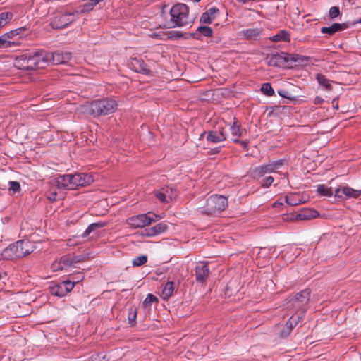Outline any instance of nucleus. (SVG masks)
<instances>
[{"instance_id":"obj_1","label":"nucleus","mask_w":361,"mask_h":361,"mask_svg":"<svg viewBox=\"0 0 361 361\" xmlns=\"http://www.w3.org/2000/svg\"><path fill=\"white\" fill-rule=\"evenodd\" d=\"M310 297V290L305 289L293 296L288 302V309L296 310V313L290 317L286 322L284 329L281 332L282 337L288 336L293 328L302 319L305 313L304 307L307 304Z\"/></svg>"},{"instance_id":"obj_2","label":"nucleus","mask_w":361,"mask_h":361,"mask_svg":"<svg viewBox=\"0 0 361 361\" xmlns=\"http://www.w3.org/2000/svg\"><path fill=\"white\" fill-rule=\"evenodd\" d=\"M164 21L162 26L165 28L180 27L191 25L193 18L189 15V8L185 4H176L173 5L169 13L162 12Z\"/></svg>"},{"instance_id":"obj_3","label":"nucleus","mask_w":361,"mask_h":361,"mask_svg":"<svg viewBox=\"0 0 361 361\" xmlns=\"http://www.w3.org/2000/svg\"><path fill=\"white\" fill-rule=\"evenodd\" d=\"M94 181L92 175L83 173L75 174H64L54 179V183L59 188L74 190L80 186H85Z\"/></svg>"},{"instance_id":"obj_4","label":"nucleus","mask_w":361,"mask_h":361,"mask_svg":"<svg viewBox=\"0 0 361 361\" xmlns=\"http://www.w3.org/2000/svg\"><path fill=\"white\" fill-rule=\"evenodd\" d=\"M117 102L113 98L97 99L83 106V111L94 117L107 116L116 111Z\"/></svg>"},{"instance_id":"obj_5","label":"nucleus","mask_w":361,"mask_h":361,"mask_svg":"<svg viewBox=\"0 0 361 361\" xmlns=\"http://www.w3.org/2000/svg\"><path fill=\"white\" fill-rule=\"evenodd\" d=\"M306 59L298 54H288L284 52L267 54L266 61L269 66L276 67L292 66L293 64H301Z\"/></svg>"},{"instance_id":"obj_6","label":"nucleus","mask_w":361,"mask_h":361,"mask_svg":"<svg viewBox=\"0 0 361 361\" xmlns=\"http://www.w3.org/2000/svg\"><path fill=\"white\" fill-rule=\"evenodd\" d=\"M228 206L227 199L222 196L214 195L210 196L204 206L200 207V212L206 215H217Z\"/></svg>"},{"instance_id":"obj_7","label":"nucleus","mask_w":361,"mask_h":361,"mask_svg":"<svg viewBox=\"0 0 361 361\" xmlns=\"http://www.w3.org/2000/svg\"><path fill=\"white\" fill-rule=\"evenodd\" d=\"M75 19L76 14L75 13L61 10L53 14L50 25L53 29H62L69 25Z\"/></svg>"},{"instance_id":"obj_8","label":"nucleus","mask_w":361,"mask_h":361,"mask_svg":"<svg viewBox=\"0 0 361 361\" xmlns=\"http://www.w3.org/2000/svg\"><path fill=\"white\" fill-rule=\"evenodd\" d=\"M161 219V216L157 215L153 212L133 216L127 219V224L132 228L145 227L149 225L152 222H155Z\"/></svg>"},{"instance_id":"obj_9","label":"nucleus","mask_w":361,"mask_h":361,"mask_svg":"<svg viewBox=\"0 0 361 361\" xmlns=\"http://www.w3.org/2000/svg\"><path fill=\"white\" fill-rule=\"evenodd\" d=\"M29 70L43 68L47 63V52L44 50L28 52Z\"/></svg>"},{"instance_id":"obj_10","label":"nucleus","mask_w":361,"mask_h":361,"mask_svg":"<svg viewBox=\"0 0 361 361\" xmlns=\"http://www.w3.org/2000/svg\"><path fill=\"white\" fill-rule=\"evenodd\" d=\"M361 195V190H355L348 185H341L334 190V196L341 200L357 198Z\"/></svg>"},{"instance_id":"obj_11","label":"nucleus","mask_w":361,"mask_h":361,"mask_svg":"<svg viewBox=\"0 0 361 361\" xmlns=\"http://www.w3.org/2000/svg\"><path fill=\"white\" fill-rule=\"evenodd\" d=\"M282 165V161L279 160L268 164H264L255 167L252 171V175L255 178L263 177L267 173L274 172Z\"/></svg>"},{"instance_id":"obj_12","label":"nucleus","mask_w":361,"mask_h":361,"mask_svg":"<svg viewBox=\"0 0 361 361\" xmlns=\"http://www.w3.org/2000/svg\"><path fill=\"white\" fill-rule=\"evenodd\" d=\"M74 286L75 283H72L70 281H64L52 286L50 288V293L56 296L63 297L72 290Z\"/></svg>"},{"instance_id":"obj_13","label":"nucleus","mask_w":361,"mask_h":361,"mask_svg":"<svg viewBox=\"0 0 361 361\" xmlns=\"http://www.w3.org/2000/svg\"><path fill=\"white\" fill-rule=\"evenodd\" d=\"M47 63L51 61L54 64L68 63L71 59V53L63 51H56L53 53L47 52Z\"/></svg>"},{"instance_id":"obj_14","label":"nucleus","mask_w":361,"mask_h":361,"mask_svg":"<svg viewBox=\"0 0 361 361\" xmlns=\"http://www.w3.org/2000/svg\"><path fill=\"white\" fill-rule=\"evenodd\" d=\"M209 269L208 264L199 262L195 267V279L199 283H205L209 276Z\"/></svg>"},{"instance_id":"obj_15","label":"nucleus","mask_w":361,"mask_h":361,"mask_svg":"<svg viewBox=\"0 0 361 361\" xmlns=\"http://www.w3.org/2000/svg\"><path fill=\"white\" fill-rule=\"evenodd\" d=\"M73 263L74 260L70 255H64L59 259L55 260L51 264V268L53 271H61L68 268Z\"/></svg>"},{"instance_id":"obj_16","label":"nucleus","mask_w":361,"mask_h":361,"mask_svg":"<svg viewBox=\"0 0 361 361\" xmlns=\"http://www.w3.org/2000/svg\"><path fill=\"white\" fill-rule=\"evenodd\" d=\"M227 135L224 128H219L218 130H211L208 133L207 140L213 143H218L226 140Z\"/></svg>"},{"instance_id":"obj_17","label":"nucleus","mask_w":361,"mask_h":361,"mask_svg":"<svg viewBox=\"0 0 361 361\" xmlns=\"http://www.w3.org/2000/svg\"><path fill=\"white\" fill-rule=\"evenodd\" d=\"M168 228V226L164 222H161L154 226L148 228L142 231V235L152 237L164 233Z\"/></svg>"},{"instance_id":"obj_18","label":"nucleus","mask_w":361,"mask_h":361,"mask_svg":"<svg viewBox=\"0 0 361 361\" xmlns=\"http://www.w3.org/2000/svg\"><path fill=\"white\" fill-rule=\"evenodd\" d=\"M20 257H21L16 243L11 244L1 252V258L4 259L12 260Z\"/></svg>"},{"instance_id":"obj_19","label":"nucleus","mask_w":361,"mask_h":361,"mask_svg":"<svg viewBox=\"0 0 361 361\" xmlns=\"http://www.w3.org/2000/svg\"><path fill=\"white\" fill-rule=\"evenodd\" d=\"M16 244L21 257L32 252L35 248L34 243L28 240H18Z\"/></svg>"},{"instance_id":"obj_20","label":"nucleus","mask_w":361,"mask_h":361,"mask_svg":"<svg viewBox=\"0 0 361 361\" xmlns=\"http://www.w3.org/2000/svg\"><path fill=\"white\" fill-rule=\"evenodd\" d=\"M27 61L28 54L27 53L22 54L20 56H18L15 59L14 66L16 68L18 69L27 71L29 70V63Z\"/></svg>"},{"instance_id":"obj_21","label":"nucleus","mask_w":361,"mask_h":361,"mask_svg":"<svg viewBox=\"0 0 361 361\" xmlns=\"http://www.w3.org/2000/svg\"><path fill=\"white\" fill-rule=\"evenodd\" d=\"M262 30L259 28H249L243 30L241 35L245 39L249 40H257L260 36Z\"/></svg>"},{"instance_id":"obj_22","label":"nucleus","mask_w":361,"mask_h":361,"mask_svg":"<svg viewBox=\"0 0 361 361\" xmlns=\"http://www.w3.org/2000/svg\"><path fill=\"white\" fill-rule=\"evenodd\" d=\"M217 12H219V10L214 7L209 8L201 16L200 22L205 24H210L215 19Z\"/></svg>"},{"instance_id":"obj_23","label":"nucleus","mask_w":361,"mask_h":361,"mask_svg":"<svg viewBox=\"0 0 361 361\" xmlns=\"http://www.w3.org/2000/svg\"><path fill=\"white\" fill-rule=\"evenodd\" d=\"M130 63L133 68L136 72L145 73L148 71L146 63L142 59L133 58Z\"/></svg>"},{"instance_id":"obj_24","label":"nucleus","mask_w":361,"mask_h":361,"mask_svg":"<svg viewBox=\"0 0 361 361\" xmlns=\"http://www.w3.org/2000/svg\"><path fill=\"white\" fill-rule=\"evenodd\" d=\"M269 39L274 42H289L290 34L286 30H281L278 33L269 37Z\"/></svg>"},{"instance_id":"obj_25","label":"nucleus","mask_w":361,"mask_h":361,"mask_svg":"<svg viewBox=\"0 0 361 361\" xmlns=\"http://www.w3.org/2000/svg\"><path fill=\"white\" fill-rule=\"evenodd\" d=\"M345 28L344 25L335 23L331 25L330 27H323L321 29V32L323 34H328L329 35H332L338 31L342 30Z\"/></svg>"},{"instance_id":"obj_26","label":"nucleus","mask_w":361,"mask_h":361,"mask_svg":"<svg viewBox=\"0 0 361 361\" xmlns=\"http://www.w3.org/2000/svg\"><path fill=\"white\" fill-rule=\"evenodd\" d=\"M169 192V188H162L161 190L154 191L155 197L162 202H168L169 200H173V196L167 195Z\"/></svg>"},{"instance_id":"obj_27","label":"nucleus","mask_w":361,"mask_h":361,"mask_svg":"<svg viewBox=\"0 0 361 361\" xmlns=\"http://www.w3.org/2000/svg\"><path fill=\"white\" fill-rule=\"evenodd\" d=\"M213 30L211 27L207 26L199 27L196 32L193 34V36L196 39H200V36L210 37L212 35Z\"/></svg>"},{"instance_id":"obj_28","label":"nucleus","mask_w":361,"mask_h":361,"mask_svg":"<svg viewBox=\"0 0 361 361\" xmlns=\"http://www.w3.org/2000/svg\"><path fill=\"white\" fill-rule=\"evenodd\" d=\"M317 192L322 196L328 197H332L334 195V190L331 187H328L324 184H319L317 186Z\"/></svg>"},{"instance_id":"obj_29","label":"nucleus","mask_w":361,"mask_h":361,"mask_svg":"<svg viewBox=\"0 0 361 361\" xmlns=\"http://www.w3.org/2000/svg\"><path fill=\"white\" fill-rule=\"evenodd\" d=\"M285 202L290 206H297L303 202L298 194L286 195L285 197Z\"/></svg>"},{"instance_id":"obj_30","label":"nucleus","mask_w":361,"mask_h":361,"mask_svg":"<svg viewBox=\"0 0 361 361\" xmlns=\"http://www.w3.org/2000/svg\"><path fill=\"white\" fill-rule=\"evenodd\" d=\"M174 290V283L168 282L165 284L162 293L161 297L164 300H168L172 295Z\"/></svg>"},{"instance_id":"obj_31","label":"nucleus","mask_w":361,"mask_h":361,"mask_svg":"<svg viewBox=\"0 0 361 361\" xmlns=\"http://www.w3.org/2000/svg\"><path fill=\"white\" fill-rule=\"evenodd\" d=\"M230 130L231 135L234 137V138H238L243 136V130L241 128L240 124H238L235 121H234L233 125L230 127Z\"/></svg>"},{"instance_id":"obj_32","label":"nucleus","mask_w":361,"mask_h":361,"mask_svg":"<svg viewBox=\"0 0 361 361\" xmlns=\"http://www.w3.org/2000/svg\"><path fill=\"white\" fill-rule=\"evenodd\" d=\"M319 216V213L315 210L307 209L299 214L297 216L299 219H310Z\"/></svg>"},{"instance_id":"obj_33","label":"nucleus","mask_w":361,"mask_h":361,"mask_svg":"<svg viewBox=\"0 0 361 361\" xmlns=\"http://www.w3.org/2000/svg\"><path fill=\"white\" fill-rule=\"evenodd\" d=\"M13 14L11 12H2L0 13V27H4L13 18Z\"/></svg>"},{"instance_id":"obj_34","label":"nucleus","mask_w":361,"mask_h":361,"mask_svg":"<svg viewBox=\"0 0 361 361\" xmlns=\"http://www.w3.org/2000/svg\"><path fill=\"white\" fill-rule=\"evenodd\" d=\"M97 4V3L94 2V0H87L80 6V12H82V13L89 12V11H92Z\"/></svg>"},{"instance_id":"obj_35","label":"nucleus","mask_w":361,"mask_h":361,"mask_svg":"<svg viewBox=\"0 0 361 361\" xmlns=\"http://www.w3.org/2000/svg\"><path fill=\"white\" fill-rule=\"evenodd\" d=\"M22 31V28L16 29L13 30H11L5 34H4V37L6 40L10 41L11 42H17L13 39L14 37L18 35Z\"/></svg>"},{"instance_id":"obj_36","label":"nucleus","mask_w":361,"mask_h":361,"mask_svg":"<svg viewBox=\"0 0 361 361\" xmlns=\"http://www.w3.org/2000/svg\"><path fill=\"white\" fill-rule=\"evenodd\" d=\"M18 42H11L6 40L3 35L0 36V49H7L13 46H18Z\"/></svg>"},{"instance_id":"obj_37","label":"nucleus","mask_w":361,"mask_h":361,"mask_svg":"<svg viewBox=\"0 0 361 361\" xmlns=\"http://www.w3.org/2000/svg\"><path fill=\"white\" fill-rule=\"evenodd\" d=\"M317 82L326 89L330 88L331 81L322 74H317L316 76Z\"/></svg>"},{"instance_id":"obj_38","label":"nucleus","mask_w":361,"mask_h":361,"mask_svg":"<svg viewBox=\"0 0 361 361\" xmlns=\"http://www.w3.org/2000/svg\"><path fill=\"white\" fill-rule=\"evenodd\" d=\"M103 226V224L101 223H93L88 226L86 230L82 234V237L85 238L88 236L96 228H99Z\"/></svg>"},{"instance_id":"obj_39","label":"nucleus","mask_w":361,"mask_h":361,"mask_svg":"<svg viewBox=\"0 0 361 361\" xmlns=\"http://www.w3.org/2000/svg\"><path fill=\"white\" fill-rule=\"evenodd\" d=\"M261 91L264 94L269 97L273 96L274 94V90H273L271 85L269 83H264L262 85Z\"/></svg>"},{"instance_id":"obj_40","label":"nucleus","mask_w":361,"mask_h":361,"mask_svg":"<svg viewBox=\"0 0 361 361\" xmlns=\"http://www.w3.org/2000/svg\"><path fill=\"white\" fill-rule=\"evenodd\" d=\"M147 261V257L145 255H140L137 257H135L133 260V264L136 267L141 266L144 264H145Z\"/></svg>"},{"instance_id":"obj_41","label":"nucleus","mask_w":361,"mask_h":361,"mask_svg":"<svg viewBox=\"0 0 361 361\" xmlns=\"http://www.w3.org/2000/svg\"><path fill=\"white\" fill-rule=\"evenodd\" d=\"M158 302L157 298L152 293L147 294L145 300H144L145 307L150 306L152 303Z\"/></svg>"},{"instance_id":"obj_42","label":"nucleus","mask_w":361,"mask_h":361,"mask_svg":"<svg viewBox=\"0 0 361 361\" xmlns=\"http://www.w3.org/2000/svg\"><path fill=\"white\" fill-rule=\"evenodd\" d=\"M8 190L10 192H12L13 193H16V192H19L20 190V185L17 181H13L11 180L8 182Z\"/></svg>"},{"instance_id":"obj_43","label":"nucleus","mask_w":361,"mask_h":361,"mask_svg":"<svg viewBox=\"0 0 361 361\" xmlns=\"http://www.w3.org/2000/svg\"><path fill=\"white\" fill-rule=\"evenodd\" d=\"M274 180V177L269 176L262 180L261 185L263 187L267 188L272 184Z\"/></svg>"},{"instance_id":"obj_44","label":"nucleus","mask_w":361,"mask_h":361,"mask_svg":"<svg viewBox=\"0 0 361 361\" xmlns=\"http://www.w3.org/2000/svg\"><path fill=\"white\" fill-rule=\"evenodd\" d=\"M137 317V310L135 308H131L128 312V320L130 323H135Z\"/></svg>"},{"instance_id":"obj_45","label":"nucleus","mask_w":361,"mask_h":361,"mask_svg":"<svg viewBox=\"0 0 361 361\" xmlns=\"http://www.w3.org/2000/svg\"><path fill=\"white\" fill-rule=\"evenodd\" d=\"M339 14H340V10H339V8L338 6H332L329 9V16L331 18H336L337 16H339Z\"/></svg>"},{"instance_id":"obj_46","label":"nucleus","mask_w":361,"mask_h":361,"mask_svg":"<svg viewBox=\"0 0 361 361\" xmlns=\"http://www.w3.org/2000/svg\"><path fill=\"white\" fill-rule=\"evenodd\" d=\"M92 361H106V360L102 353H99L92 357Z\"/></svg>"},{"instance_id":"obj_47","label":"nucleus","mask_w":361,"mask_h":361,"mask_svg":"<svg viewBox=\"0 0 361 361\" xmlns=\"http://www.w3.org/2000/svg\"><path fill=\"white\" fill-rule=\"evenodd\" d=\"M57 193L56 192L49 191L47 193V198L51 201H55L56 200Z\"/></svg>"},{"instance_id":"obj_48","label":"nucleus","mask_w":361,"mask_h":361,"mask_svg":"<svg viewBox=\"0 0 361 361\" xmlns=\"http://www.w3.org/2000/svg\"><path fill=\"white\" fill-rule=\"evenodd\" d=\"M233 142L240 144L244 148H245L248 144L247 141L240 140L238 138H233Z\"/></svg>"},{"instance_id":"obj_49","label":"nucleus","mask_w":361,"mask_h":361,"mask_svg":"<svg viewBox=\"0 0 361 361\" xmlns=\"http://www.w3.org/2000/svg\"><path fill=\"white\" fill-rule=\"evenodd\" d=\"M324 102V99L321 97H316L314 99V103L316 104H321Z\"/></svg>"},{"instance_id":"obj_50","label":"nucleus","mask_w":361,"mask_h":361,"mask_svg":"<svg viewBox=\"0 0 361 361\" xmlns=\"http://www.w3.org/2000/svg\"><path fill=\"white\" fill-rule=\"evenodd\" d=\"M166 194H167V195H170L173 196V199L174 197H176V195H177V194H176V193H173V190H172V189H169V192H168V193H166Z\"/></svg>"},{"instance_id":"obj_51","label":"nucleus","mask_w":361,"mask_h":361,"mask_svg":"<svg viewBox=\"0 0 361 361\" xmlns=\"http://www.w3.org/2000/svg\"><path fill=\"white\" fill-rule=\"evenodd\" d=\"M176 37L180 38L182 37V34L180 32H176Z\"/></svg>"},{"instance_id":"obj_52","label":"nucleus","mask_w":361,"mask_h":361,"mask_svg":"<svg viewBox=\"0 0 361 361\" xmlns=\"http://www.w3.org/2000/svg\"><path fill=\"white\" fill-rule=\"evenodd\" d=\"M103 0H94V2L99 4L100 1H102Z\"/></svg>"},{"instance_id":"obj_53","label":"nucleus","mask_w":361,"mask_h":361,"mask_svg":"<svg viewBox=\"0 0 361 361\" xmlns=\"http://www.w3.org/2000/svg\"><path fill=\"white\" fill-rule=\"evenodd\" d=\"M279 94L283 96V97H285L280 91H279Z\"/></svg>"},{"instance_id":"obj_54","label":"nucleus","mask_w":361,"mask_h":361,"mask_svg":"<svg viewBox=\"0 0 361 361\" xmlns=\"http://www.w3.org/2000/svg\"><path fill=\"white\" fill-rule=\"evenodd\" d=\"M334 102H335V99H334V100L332 101V104H333V105L334 104Z\"/></svg>"},{"instance_id":"obj_55","label":"nucleus","mask_w":361,"mask_h":361,"mask_svg":"<svg viewBox=\"0 0 361 361\" xmlns=\"http://www.w3.org/2000/svg\"><path fill=\"white\" fill-rule=\"evenodd\" d=\"M78 282H79V280H77L76 282H74V283L75 284L76 283H78Z\"/></svg>"},{"instance_id":"obj_56","label":"nucleus","mask_w":361,"mask_h":361,"mask_svg":"<svg viewBox=\"0 0 361 361\" xmlns=\"http://www.w3.org/2000/svg\"><path fill=\"white\" fill-rule=\"evenodd\" d=\"M78 282H79V280H77L76 282H74V283L75 284L76 283H78Z\"/></svg>"},{"instance_id":"obj_57","label":"nucleus","mask_w":361,"mask_h":361,"mask_svg":"<svg viewBox=\"0 0 361 361\" xmlns=\"http://www.w3.org/2000/svg\"><path fill=\"white\" fill-rule=\"evenodd\" d=\"M195 1H200V0H195Z\"/></svg>"},{"instance_id":"obj_58","label":"nucleus","mask_w":361,"mask_h":361,"mask_svg":"<svg viewBox=\"0 0 361 361\" xmlns=\"http://www.w3.org/2000/svg\"><path fill=\"white\" fill-rule=\"evenodd\" d=\"M0 1H1V0H0ZM3 3L2 2H0V4H2Z\"/></svg>"},{"instance_id":"obj_59","label":"nucleus","mask_w":361,"mask_h":361,"mask_svg":"<svg viewBox=\"0 0 361 361\" xmlns=\"http://www.w3.org/2000/svg\"><path fill=\"white\" fill-rule=\"evenodd\" d=\"M359 23H361V18H360V20H359Z\"/></svg>"}]
</instances>
